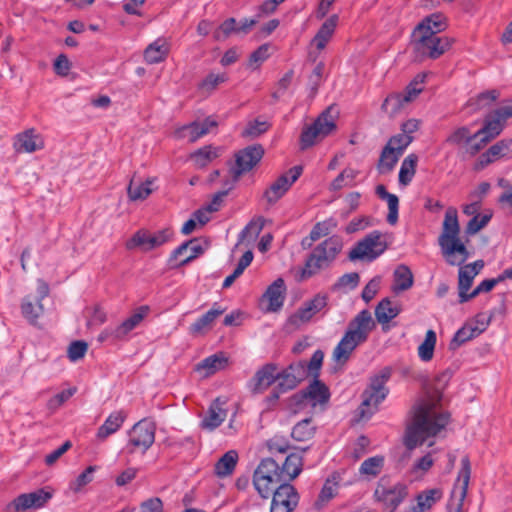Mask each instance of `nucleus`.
<instances>
[{
  "mask_svg": "<svg viewBox=\"0 0 512 512\" xmlns=\"http://www.w3.org/2000/svg\"><path fill=\"white\" fill-rule=\"evenodd\" d=\"M491 218H492V214H484V215L476 214L467 223V226L465 229L466 234L467 235H475L489 223Z\"/></svg>",
  "mask_w": 512,
  "mask_h": 512,
  "instance_id": "obj_54",
  "label": "nucleus"
},
{
  "mask_svg": "<svg viewBox=\"0 0 512 512\" xmlns=\"http://www.w3.org/2000/svg\"><path fill=\"white\" fill-rule=\"evenodd\" d=\"M407 495V485L400 481H393L387 475L380 477L374 491L375 501L390 512L395 511Z\"/></svg>",
  "mask_w": 512,
  "mask_h": 512,
  "instance_id": "obj_7",
  "label": "nucleus"
},
{
  "mask_svg": "<svg viewBox=\"0 0 512 512\" xmlns=\"http://www.w3.org/2000/svg\"><path fill=\"white\" fill-rule=\"evenodd\" d=\"M216 157H218V151L211 146H205L191 154V160L198 168L207 166Z\"/></svg>",
  "mask_w": 512,
  "mask_h": 512,
  "instance_id": "obj_48",
  "label": "nucleus"
},
{
  "mask_svg": "<svg viewBox=\"0 0 512 512\" xmlns=\"http://www.w3.org/2000/svg\"><path fill=\"white\" fill-rule=\"evenodd\" d=\"M308 448H304L301 451L290 453L282 466H280V470L282 472L283 477L290 483L293 479H295L303 469V453L307 451Z\"/></svg>",
  "mask_w": 512,
  "mask_h": 512,
  "instance_id": "obj_24",
  "label": "nucleus"
},
{
  "mask_svg": "<svg viewBox=\"0 0 512 512\" xmlns=\"http://www.w3.org/2000/svg\"><path fill=\"white\" fill-rule=\"evenodd\" d=\"M264 148L260 144L249 145L235 154V165L231 168L232 180L237 182L241 175L251 171L263 158Z\"/></svg>",
  "mask_w": 512,
  "mask_h": 512,
  "instance_id": "obj_12",
  "label": "nucleus"
},
{
  "mask_svg": "<svg viewBox=\"0 0 512 512\" xmlns=\"http://www.w3.org/2000/svg\"><path fill=\"white\" fill-rule=\"evenodd\" d=\"M401 154H398L396 150L391 148L390 146L385 145L381 151L378 163L377 170L380 174L390 173L396 166Z\"/></svg>",
  "mask_w": 512,
  "mask_h": 512,
  "instance_id": "obj_39",
  "label": "nucleus"
},
{
  "mask_svg": "<svg viewBox=\"0 0 512 512\" xmlns=\"http://www.w3.org/2000/svg\"><path fill=\"white\" fill-rule=\"evenodd\" d=\"M473 133L470 128L467 126H462L457 128L448 138L447 142L450 144L458 146L461 151L464 150L465 146L468 144Z\"/></svg>",
  "mask_w": 512,
  "mask_h": 512,
  "instance_id": "obj_51",
  "label": "nucleus"
},
{
  "mask_svg": "<svg viewBox=\"0 0 512 512\" xmlns=\"http://www.w3.org/2000/svg\"><path fill=\"white\" fill-rule=\"evenodd\" d=\"M235 183L232 179L226 180L224 183L225 188L213 195L211 202L206 206V211L210 213L217 212L221 208L224 198L234 188Z\"/></svg>",
  "mask_w": 512,
  "mask_h": 512,
  "instance_id": "obj_50",
  "label": "nucleus"
},
{
  "mask_svg": "<svg viewBox=\"0 0 512 512\" xmlns=\"http://www.w3.org/2000/svg\"><path fill=\"white\" fill-rule=\"evenodd\" d=\"M44 308L40 299L26 296L21 303V312L23 317L31 324L36 325L39 316L43 313Z\"/></svg>",
  "mask_w": 512,
  "mask_h": 512,
  "instance_id": "obj_35",
  "label": "nucleus"
},
{
  "mask_svg": "<svg viewBox=\"0 0 512 512\" xmlns=\"http://www.w3.org/2000/svg\"><path fill=\"white\" fill-rule=\"evenodd\" d=\"M303 172L300 165L294 166L289 171L279 176L264 192L263 197L270 205L282 198L289 188L295 183Z\"/></svg>",
  "mask_w": 512,
  "mask_h": 512,
  "instance_id": "obj_18",
  "label": "nucleus"
},
{
  "mask_svg": "<svg viewBox=\"0 0 512 512\" xmlns=\"http://www.w3.org/2000/svg\"><path fill=\"white\" fill-rule=\"evenodd\" d=\"M437 336L434 330L426 332L423 343L418 347V356L422 361H430L433 358Z\"/></svg>",
  "mask_w": 512,
  "mask_h": 512,
  "instance_id": "obj_47",
  "label": "nucleus"
},
{
  "mask_svg": "<svg viewBox=\"0 0 512 512\" xmlns=\"http://www.w3.org/2000/svg\"><path fill=\"white\" fill-rule=\"evenodd\" d=\"M471 475V463L468 456L461 459V469L451 493L448 503V512H463L464 500L467 496L468 484Z\"/></svg>",
  "mask_w": 512,
  "mask_h": 512,
  "instance_id": "obj_13",
  "label": "nucleus"
},
{
  "mask_svg": "<svg viewBox=\"0 0 512 512\" xmlns=\"http://www.w3.org/2000/svg\"><path fill=\"white\" fill-rule=\"evenodd\" d=\"M216 126L217 122L209 117L202 122L194 121L181 127L176 134L179 138H187L188 141L195 142Z\"/></svg>",
  "mask_w": 512,
  "mask_h": 512,
  "instance_id": "obj_23",
  "label": "nucleus"
},
{
  "mask_svg": "<svg viewBox=\"0 0 512 512\" xmlns=\"http://www.w3.org/2000/svg\"><path fill=\"white\" fill-rule=\"evenodd\" d=\"M227 415L226 410L222 408L220 399H215L208 408V411L201 421V427L203 429L213 431L219 427L225 420Z\"/></svg>",
  "mask_w": 512,
  "mask_h": 512,
  "instance_id": "obj_26",
  "label": "nucleus"
},
{
  "mask_svg": "<svg viewBox=\"0 0 512 512\" xmlns=\"http://www.w3.org/2000/svg\"><path fill=\"white\" fill-rule=\"evenodd\" d=\"M288 484L280 470V465L273 458L260 461L253 474V485L262 498H269L280 485Z\"/></svg>",
  "mask_w": 512,
  "mask_h": 512,
  "instance_id": "obj_6",
  "label": "nucleus"
},
{
  "mask_svg": "<svg viewBox=\"0 0 512 512\" xmlns=\"http://www.w3.org/2000/svg\"><path fill=\"white\" fill-rule=\"evenodd\" d=\"M332 109H325L311 125L303 129L300 136L301 150L313 146L318 138L326 137L336 128L335 119L331 115Z\"/></svg>",
  "mask_w": 512,
  "mask_h": 512,
  "instance_id": "obj_9",
  "label": "nucleus"
},
{
  "mask_svg": "<svg viewBox=\"0 0 512 512\" xmlns=\"http://www.w3.org/2000/svg\"><path fill=\"white\" fill-rule=\"evenodd\" d=\"M278 367L274 363H267L258 369L248 383L249 390L253 394L263 393L268 387L276 382Z\"/></svg>",
  "mask_w": 512,
  "mask_h": 512,
  "instance_id": "obj_22",
  "label": "nucleus"
},
{
  "mask_svg": "<svg viewBox=\"0 0 512 512\" xmlns=\"http://www.w3.org/2000/svg\"><path fill=\"white\" fill-rule=\"evenodd\" d=\"M149 310V307L146 305L138 307L130 317L124 320L120 325L116 326V337L123 339L128 335L129 332L136 328L147 316Z\"/></svg>",
  "mask_w": 512,
  "mask_h": 512,
  "instance_id": "obj_29",
  "label": "nucleus"
},
{
  "mask_svg": "<svg viewBox=\"0 0 512 512\" xmlns=\"http://www.w3.org/2000/svg\"><path fill=\"white\" fill-rule=\"evenodd\" d=\"M384 467V457L376 455L364 460L359 468V473L368 479L377 477Z\"/></svg>",
  "mask_w": 512,
  "mask_h": 512,
  "instance_id": "obj_43",
  "label": "nucleus"
},
{
  "mask_svg": "<svg viewBox=\"0 0 512 512\" xmlns=\"http://www.w3.org/2000/svg\"><path fill=\"white\" fill-rule=\"evenodd\" d=\"M442 498V491L438 488L425 490L416 496L417 504L412 507V512H426L430 510Z\"/></svg>",
  "mask_w": 512,
  "mask_h": 512,
  "instance_id": "obj_34",
  "label": "nucleus"
},
{
  "mask_svg": "<svg viewBox=\"0 0 512 512\" xmlns=\"http://www.w3.org/2000/svg\"><path fill=\"white\" fill-rule=\"evenodd\" d=\"M264 227V219L262 217H258L256 219H252L240 232L238 236V244L243 243L246 240L254 241Z\"/></svg>",
  "mask_w": 512,
  "mask_h": 512,
  "instance_id": "obj_46",
  "label": "nucleus"
},
{
  "mask_svg": "<svg viewBox=\"0 0 512 512\" xmlns=\"http://www.w3.org/2000/svg\"><path fill=\"white\" fill-rule=\"evenodd\" d=\"M498 92L496 90H490L480 93L475 99L469 100V105L474 107V110L482 109L498 98Z\"/></svg>",
  "mask_w": 512,
  "mask_h": 512,
  "instance_id": "obj_55",
  "label": "nucleus"
},
{
  "mask_svg": "<svg viewBox=\"0 0 512 512\" xmlns=\"http://www.w3.org/2000/svg\"><path fill=\"white\" fill-rule=\"evenodd\" d=\"M343 248V242L339 236L333 235L314 247L305 260L301 270V279H308L321 270L329 268L336 260Z\"/></svg>",
  "mask_w": 512,
  "mask_h": 512,
  "instance_id": "obj_5",
  "label": "nucleus"
},
{
  "mask_svg": "<svg viewBox=\"0 0 512 512\" xmlns=\"http://www.w3.org/2000/svg\"><path fill=\"white\" fill-rule=\"evenodd\" d=\"M204 250L198 239L188 240L172 251L168 259V266L171 269L184 266L203 254Z\"/></svg>",
  "mask_w": 512,
  "mask_h": 512,
  "instance_id": "obj_19",
  "label": "nucleus"
},
{
  "mask_svg": "<svg viewBox=\"0 0 512 512\" xmlns=\"http://www.w3.org/2000/svg\"><path fill=\"white\" fill-rule=\"evenodd\" d=\"M14 147L18 152L32 153L43 147V141L34 129H28L16 136Z\"/></svg>",
  "mask_w": 512,
  "mask_h": 512,
  "instance_id": "obj_25",
  "label": "nucleus"
},
{
  "mask_svg": "<svg viewBox=\"0 0 512 512\" xmlns=\"http://www.w3.org/2000/svg\"><path fill=\"white\" fill-rule=\"evenodd\" d=\"M414 277L411 269L404 264L396 267L394 271L393 291L398 293L406 291L413 286Z\"/></svg>",
  "mask_w": 512,
  "mask_h": 512,
  "instance_id": "obj_36",
  "label": "nucleus"
},
{
  "mask_svg": "<svg viewBox=\"0 0 512 512\" xmlns=\"http://www.w3.org/2000/svg\"><path fill=\"white\" fill-rule=\"evenodd\" d=\"M285 283L282 278L276 279L266 290L264 297L268 299V311L276 312L281 309L285 299Z\"/></svg>",
  "mask_w": 512,
  "mask_h": 512,
  "instance_id": "obj_28",
  "label": "nucleus"
},
{
  "mask_svg": "<svg viewBox=\"0 0 512 512\" xmlns=\"http://www.w3.org/2000/svg\"><path fill=\"white\" fill-rule=\"evenodd\" d=\"M325 66L322 62H319L315 65V67L312 70V73L309 76L308 79V86L310 90V95L314 97L318 89L323 81V74H324Z\"/></svg>",
  "mask_w": 512,
  "mask_h": 512,
  "instance_id": "obj_53",
  "label": "nucleus"
},
{
  "mask_svg": "<svg viewBox=\"0 0 512 512\" xmlns=\"http://www.w3.org/2000/svg\"><path fill=\"white\" fill-rule=\"evenodd\" d=\"M450 414L436 412L434 405L422 402L415 406L413 422L406 429L404 444L408 450H413L424 441L436 436L449 423Z\"/></svg>",
  "mask_w": 512,
  "mask_h": 512,
  "instance_id": "obj_2",
  "label": "nucleus"
},
{
  "mask_svg": "<svg viewBox=\"0 0 512 512\" xmlns=\"http://www.w3.org/2000/svg\"><path fill=\"white\" fill-rule=\"evenodd\" d=\"M238 461V453L235 450L227 451L214 466L218 477H227L233 473Z\"/></svg>",
  "mask_w": 512,
  "mask_h": 512,
  "instance_id": "obj_38",
  "label": "nucleus"
},
{
  "mask_svg": "<svg viewBox=\"0 0 512 512\" xmlns=\"http://www.w3.org/2000/svg\"><path fill=\"white\" fill-rule=\"evenodd\" d=\"M413 141V137L409 136L407 134H397L392 136L388 142L387 146H390L394 150L398 152V154H403L405 149L410 145V143Z\"/></svg>",
  "mask_w": 512,
  "mask_h": 512,
  "instance_id": "obj_61",
  "label": "nucleus"
},
{
  "mask_svg": "<svg viewBox=\"0 0 512 512\" xmlns=\"http://www.w3.org/2000/svg\"><path fill=\"white\" fill-rule=\"evenodd\" d=\"M454 40L447 36L428 37L421 36L413 41V49L415 58L422 60L423 58L437 59L448 51Z\"/></svg>",
  "mask_w": 512,
  "mask_h": 512,
  "instance_id": "obj_10",
  "label": "nucleus"
},
{
  "mask_svg": "<svg viewBox=\"0 0 512 512\" xmlns=\"http://www.w3.org/2000/svg\"><path fill=\"white\" fill-rule=\"evenodd\" d=\"M511 117L512 99L486 115L483 127L473 133L462 152L469 156L476 155L502 132L506 121Z\"/></svg>",
  "mask_w": 512,
  "mask_h": 512,
  "instance_id": "obj_4",
  "label": "nucleus"
},
{
  "mask_svg": "<svg viewBox=\"0 0 512 512\" xmlns=\"http://www.w3.org/2000/svg\"><path fill=\"white\" fill-rule=\"evenodd\" d=\"M330 396L328 386L318 378H314L305 389L294 394L292 398L298 405L309 403L311 407L320 406L324 409L330 400Z\"/></svg>",
  "mask_w": 512,
  "mask_h": 512,
  "instance_id": "obj_14",
  "label": "nucleus"
},
{
  "mask_svg": "<svg viewBox=\"0 0 512 512\" xmlns=\"http://www.w3.org/2000/svg\"><path fill=\"white\" fill-rule=\"evenodd\" d=\"M398 306L393 305L389 298L382 299L375 308V317L378 323L384 325L400 314Z\"/></svg>",
  "mask_w": 512,
  "mask_h": 512,
  "instance_id": "obj_37",
  "label": "nucleus"
},
{
  "mask_svg": "<svg viewBox=\"0 0 512 512\" xmlns=\"http://www.w3.org/2000/svg\"><path fill=\"white\" fill-rule=\"evenodd\" d=\"M277 386L280 391L288 392L297 387L298 383L294 375L290 374L286 369L277 372Z\"/></svg>",
  "mask_w": 512,
  "mask_h": 512,
  "instance_id": "obj_56",
  "label": "nucleus"
},
{
  "mask_svg": "<svg viewBox=\"0 0 512 512\" xmlns=\"http://www.w3.org/2000/svg\"><path fill=\"white\" fill-rule=\"evenodd\" d=\"M87 349H88V345L86 342L80 341V340L73 341L68 347V351H67L68 358L72 362H76L85 356Z\"/></svg>",
  "mask_w": 512,
  "mask_h": 512,
  "instance_id": "obj_64",
  "label": "nucleus"
},
{
  "mask_svg": "<svg viewBox=\"0 0 512 512\" xmlns=\"http://www.w3.org/2000/svg\"><path fill=\"white\" fill-rule=\"evenodd\" d=\"M126 414L123 411L111 413L105 422L98 428L97 437L101 440L117 432L123 425Z\"/></svg>",
  "mask_w": 512,
  "mask_h": 512,
  "instance_id": "obj_31",
  "label": "nucleus"
},
{
  "mask_svg": "<svg viewBox=\"0 0 512 512\" xmlns=\"http://www.w3.org/2000/svg\"><path fill=\"white\" fill-rule=\"evenodd\" d=\"M171 236L172 232L169 229H163L154 234L140 229L126 242V248L128 250L140 248L142 251L148 252L168 242Z\"/></svg>",
  "mask_w": 512,
  "mask_h": 512,
  "instance_id": "obj_15",
  "label": "nucleus"
},
{
  "mask_svg": "<svg viewBox=\"0 0 512 512\" xmlns=\"http://www.w3.org/2000/svg\"><path fill=\"white\" fill-rule=\"evenodd\" d=\"M155 440V426L151 422L141 420L137 422L129 432L127 449L129 453L137 450L147 451Z\"/></svg>",
  "mask_w": 512,
  "mask_h": 512,
  "instance_id": "obj_16",
  "label": "nucleus"
},
{
  "mask_svg": "<svg viewBox=\"0 0 512 512\" xmlns=\"http://www.w3.org/2000/svg\"><path fill=\"white\" fill-rule=\"evenodd\" d=\"M53 497V489L43 487L29 493L18 495L12 502L7 505L6 511L24 512L26 510H38L47 505Z\"/></svg>",
  "mask_w": 512,
  "mask_h": 512,
  "instance_id": "obj_11",
  "label": "nucleus"
},
{
  "mask_svg": "<svg viewBox=\"0 0 512 512\" xmlns=\"http://www.w3.org/2000/svg\"><path fill=\"white\" fill-rule=\"evenodd\" d=\"M508 145L504 141H499L492 145L486 152L482 153L476 163L477 169H482L492 163L508 151Z\"/></svg>",
  "mask_w": 512,
  "mask_h": 512,
  "instance_id": "obj_41",
  "label": "nucleus"
},
{
  "mask_svg": "<svg viewBox=\"0 0 512 512\" xmlns=\"http://www.w3.org/2000/svg\"><path fill=\"white\" fill-rule=\"evenodd\" d=\"M170 45L165 38H157L144 51V59L148 64H157L166 59Z\"/></svg>",
  "mask_w": 512,
  "mask_h": 512,
  "instance_id": "obj_27",
  "label": "nucleus"
},
{
  "mask_svg": "<svg viewBox=\"0 0 512 512\" xmlns=\"http://www.w3.org/2000/svg\"><path fill=\"white\" fill-rule=\"evenodd\" d=\"M228 359L223 353H216L206 357L197 365V370H205L207 375L213 374L223 369L227 365Z\"/></svg>",
  "mask_w": 512,
  "mask_h": 512,
  "instance_id": "obj_44",
  "label": "nucleus"
},
{
  "mask_svg": "<svg viewBox=\"0 0 512 512\" xmlns=\"http://www.w3.org/2000/svg\"><path fill=\"white\" fill-rule=\"evenodd\" d=\"M150 184L151 182L149 180L146 182L136 183L134 179H131L127 188L130 200L137 201L146 199L152 192L149 187Z\"/></svg>",
  "mask_w": 512,
  "mask_h": 512,
  "instance_id": "obj_49",
  "label": "nucleus"
},
{
  "mask_svg": "<svg viewBox=\"0 0 512 512\" xmlns=\"http://www.w3.org/2000/svg\"><path fill=\"white\" fill-rule=\"evenodd\" d=\"M482 332L483 328H479V326L464 325L454 334L452 340L449 343V349H458L461 345L477 337Z\"/></svg>",
  "mask_w": 512,
  "mask_h": 512,
  "instance_id": "obj_40",
  "label": "nucleus"
},
{
  "mask_svg": "<svg viewBox=\"0 0 512 512\" xmlns=\"http://www.w3.org/2000/svg\"><path fill=\"white\" fill-rule=\"evenodd\" d=\"M269 126L270 125L266 121L254 120L247 124V126L242 132V136L251 138L258 137L261 134L265 133L268 130Z\"/></svg>",
  "mask_w": 512,
  "mask_h": 512,
  "instance_id": "obj_62",
  "label": "nucleus"
},
{
  "mask_svg": "<svg viewBox=\"0 0 512 512\" xmlns=\"http://www.w3.org/2000/svg\"><path fill=\"white\" fill-rule=\"evenodd\" d=\"M336 227V221L332 218L317 222L310 231L311 238L319 240L327 236Z\"/></svg>",
  "mask_w": 512,
  "mask_h": 512,
  "instance_id": "obj_57",
  "label": "nucleus"
},
{
  "mask_svg": "<svg viewBox=\"0 0 512 512\" xmlns=\"http://www.w3.org/2000/svg\"><path fill=\"white\" fill-rule=\"evenodd\" d=\"M418 162V156L416 154H409L404 158L401 163L399 171V184L407 186L413 179L416 173V166Z\"/></svg>",
  "mask_w": 512,
  "mask_h": 512,
  "instance_id": "obj_42",
  "label": "nucleus"
},
{
  "mask_svg": "<svg viewBox=\"0 0 512 512\" xmlns=\"http://www.w3.org/2000/svg\"><path fill=\"white\" fill-rule=\"evenodd\" d=\"M338 15H331L319 28L318 32L313 38V43L317 47L318 50H322L325 48L326 44L332 37L335 28L338 23Z\"/></svg>",
  "mask_w": 512,
  "mask_h": 512,
  "instance_id": "obj_33",
  "label": "nucleus"
},
{
  "mask_svg": "<svg viewBox=\"0 0 512 512\" xmlns=\"http://www.w3.org/2000/svg\"><path fill=\"white\" fill-rule=\"evenodd\" d=\"M375 326L370 311L367 309L360 311L348 323L346 332L333 350V359L338 363L345 364L350 359L353 351L367 341Z\"/></svg>",
  "mask_w": 512,
  "mask_h": 512,
  "instance_id": "obj_3",
  "label": "nucleus"
},
{
  "mask_svg": "<svg viewBox=\"0 0 512 512\" xmlns=\"http://www.w3.org/2000/svg\"><path fill=\"white\" fill-rule=\"evenodd\" d=\"M328 305L327 294H316L311 300L303 303L295 313L287 319V325L294 328L309 322L314 315L322 311Z\"/></svg>",
  "mask_w": 512,
  "mask_h": 512,
  "instance_id": "obj_17",
  "label": "nucleus"
},
{
  "mask_svg": "<svg viewBox=\"0 0 512 512\" xmlns=\"http://www.w3.org/2000/svg\"><path fill=\"white\" fill-rule=\"evenodd\" d=\"M375 193L380 199L387 201L389 210L387 215V222L390 225H395L398 221L399 211V199L397 195L389 193L383 184L376 186Z\"/></svg>",
  "mask_w": 512,
  "mask_h": 512,
  "instance_id": "obj_30",
  "label": "nucleus"
},
{
  "mask_svg": "<svg viewBox=\"0 0 512 512\" xmlns=\"http://www.w3.org/2000/svg\"><path fill=\"white\" fill-rule=\"evenodd\" d=\"M459 235L460 225L457 210L448 208L438 244L446 262L451 266H460L458 274L459 303L463 304L469 301L467 292L471 288L475 276L479 273V269H475L473 265L462 266L470 257V253Z\"/></svg>",
  "mask_w": 512,
  "mask_h": 512,
  "instance_id": "obj_1",
  "label": "nucleus"
},
{
  "mask_svg": "<svg viewBox=\"0 0 512 512\" xmlns=\"http://www.w3.org/2000/svg\"><path fill=\"white\" fill-rule=\"evenodd\" d=\"M407 103L404 101V97L402 94H392L389 95L382 104V110L391 115L396 114L403 105Z\"/></svg>",
  "mask_w": 512,
  "mask_h": 512,
  "instance_id": "obj_59",
  "label": "nucleus"
},
{
  "mask_svg": "<svg viewBox=\"0 0 512 512\" xmlns=\"http://www.w3.org/2000/svg\"><path fill=\"white\" fill-rule=\"evenodd\" d=\"M271 495L270 512H292L299 501V495L291 483L280 485Z\"/></svg>",
  "mask_w": 512,
  "mask_h": 512,
  "instance_id": "obj_20",
  "label": "nucleus"
},
{
  "mask_svg": "<svg viewBox=\"0 0 512 512\" xmlns=\"http://www.w3.org/2000/svg\"><path fill=\"white\" fill-rule=\"evenodd\" d=\"M232 33H237V22L235 18H228L214 31L213 38L216 41L227 39Z\"/></svg>",
  "mask_w": 512,
  "mask_h": 512,
  "instance_id": "obj_52",
  "label": "nucleus"
},
{
  "mask_svg": "<svg viewBox=\"0 0 512 512\" xmlns=\"http://www.w3.org/2000/svg\"><path fill=\"white\" fill-rule=\"evenodd\" d=\"M388 388H380L370 383L362 393V402L358 408V414L361 419L370 418L377 410L379 404L387 397Z\"/></svg>",
  "mask_w": 512,
  "mask_h": 512,
  "instance_id": "obj_21",
  "label": "nucleus"
},
{
  "mask_svg": "<svg viewBox=\"0 0 512 512\" xmlns=\"http://www.w3.org/2000/svg\"><path fill=\"white\" fill-rule=\"evenodd\" d=\"M388 248L384 234L374 230L358 241L349 251L348 258L351 261L366 260L372 262L382 255Z\"/></svg>",
  "mask_w": 512,
  "mask_h": 512,
  "instance_id": "obj_8",
  "label": "nucleus"
},
{
  "mask_svg": "<svg viewBox=\"0 0 512 512\" xmlns=\"http://www.w3.org/2000/svg\"><path fill=\"white\" fill-rule=\"evenodd\" d=\"M337 479L338 476L332 475V477L328 478L318 496L317 502L325 503L331 500L334 495L336 494V488H337Z\"/></svg>",
  "mask_w": 512,
  "mask_h": 512,
  "instance_id": "obj_58",
  "label": "nucleus"
},
{
  "mask_svg": "<svg viewBox=\"0 0 512 512\" xmlns=\"http://www.w3.org/2000/svg\"><path fill=\"white\" fill-rule=\"evenodd\" d=\"M224 312L225 308H222L218 303H214L209 311H207L193 324H191L189 328L190 333L200 334L203 330L209 328L215 319L222 315Z\"/></svg>",
  "mask_w": 512,
  "mask_h": 512,
  "instance_id": "obj_32",
  "label": "nucleus"
},
{
  "mask_svg": "<svg viewBox=\"0 0 512 512\" xmlns=\"http://www.w3.org/2000/svg\"><path fill=\"white\" fill-rule=\"evenodd\" d=\"M96 469V466H88L71 484V489L76 493L81 491L83 487L92 482L93 473L96 471Z\"/></svg>",
  "mask_w": 512,
  "mask_h": 512,
  "instance_id": "obj_63",
  "label": "nucleus"
},
{
  "mask_svg": "<svg viewBox=\"0 0 512 512\" xmlns=\"http://www.w3.org/2000/svg\"><path fill=\"white\" fill-rule=\"evenodd\" d=\"M227 75L225 73H222V74H214V73H210L208 74L203 80L202 82L200 83L199 85V88L202 90V91H205V92H212L214 89H216V87L221 84V83H224L225 81H227Z\"/></svg>",
  "mask_w": 512,
  "mask_h": 512,
  "instance_id": "obj_60",
  "label": "nucleus"
},
{
  "mask_svg": "<svg viewBox=\"0 0 512 512\" xmlns=\"http://www.w3.org/2000/svg\"><path fill=\"white\" fill-rule=\"evenodd\" d=\"M316 431L311 418L298 422L292 429L291 436L296 441H307L311 439Z\"/></svg>",
  "mask_w": 512,
  "mask_h": 512,
  "instance_id": "obj_45",
  "label": "nucleus"
}]
</instances>
